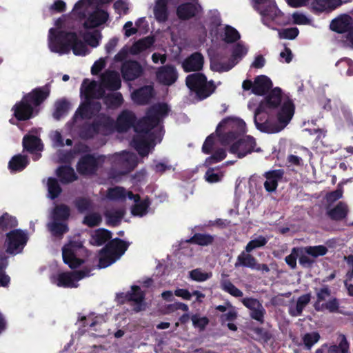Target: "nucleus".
Masks as SVG:
<instances>
[{
  "instance_id": "nucleus-45",
  "label": "nucleus",
  "mask_w": 353,
  "mask_h": 353,
  "mask_svg": "<svg viewBox=\"0 0 353 353\" xmlns=\"http://www.w3.org/2000/svg\"><path fill=\"white\" fill-rule=\"evenodd\" d=\"M18 221L17 219L10 215L8 213L5 212L0 216V231L4 234V232L17 227Z\"/></svg>"
},
{
  "instance_id": "nucleus-20",
  "label": "nucleus",
  "mask_w": 353,
  "mask_h": 353,
  "mask_svg": "<svg viewBox=\"0 0 353 353\" xmlns=\"http://www.w3.org/2000/svg\"><path fill=\"white\" fill-rule=\"evenodd\" d=\"M101 110V103L99 101H92L91 99L86 100L82 103L77 110L76 114H79L83 119H90L97 115Z\"/></svg>"
},
{
  "instance_id": "nucleus-35",
  "label": "nucleus",
  "mask_w": 353,
  "mask_h": 353,
  "mask_svg": "<svg viewBox=\"0 0 353 353\" xmlns=\"http://www.w3.org/2000/svg\"><path fill=\"white\" fill-rule=\"evenodd\" d=\"M29 159L26 155L21 154L13 156L8 163V169L11 172L23 171L29 164Z\"/></svg>"
},
{
  "instance_id": "nucleus-9",
  "label": "nucleus",
  "mask_w": 353,
  "mask_h": 353,
  "mask_svg": "<svg viewBox=\"0 0 353 353\" xmlns=\"http://www.w3.org/2000/svg\"><path fill=\"white\" fill-rule=\"evenodd\" d=\"M145 291L142 290L139 285H133L130 290L125 292L117 293L116 301L119 305L129 303L134 305V309H141L145 305Z\"/></svg>"
},
{
  "instance_id": "nucleus-48",
  "label": "nucleus",
  "mask_w": 353,
  "mask_h": 353,
  "mask_svg": "<svg viewBox=\"0 0 353 353\" xmlns=\"http://www.w3.org/2000/svg\"><path fill=\"white\" fill-rule=\"evenodd\" d=\"M117 258L108 250L103 251V248L99 251L98 266L99 268H105L114 263Z\"/></svg>"
},
{
  "instance_id": "nucleus-2",
  "label": "nucleus",
  "mask_w": 353,
  "mask_h": 353,
  "mask_svg": "<svg viewBox=\"0 0 353 353\" xmlns=\"http://www.w3.org/2000/svg\"><path fill=\"white\" fill-rule=\"evenodd\" d=\"M50 49L61 54H68L72 50L76 56H85L88 52L86 44L75 32L65 30H59L50 38Z\"/></svg>"
},
{
  "instance_id": "nucleus-25",
  "label": "nucleus",
  "mask_w": 353,
  "mask_h": 353,
  "mask_svg": "<svg viewBox=\"0 0 353 353\" xmlns=\"http://www.w3.org/2000/svg\"><path fill=\"white\" fill-rule=\"evenodd\" d=\"M154 96V88L152 85H144L135 90L132 93V99L138 105H146Z\"/></svg>"
},
{
  "instance_id": "nucleus-29",
  "label": "nucleus",
  "mask_w": 353,
  "mask_h": 353,
  "mask_svg": "<svg viewBox=\"0 0 353 353\" xmlns=\"http://www.w3.org/2000/svg\"><path fill=\"white\" fill-rule=\"evenodd\" d=\"M129 244L119 238H114L108 241L103 247V251L109 250L117 259L122 256L128 250Z\"/></svg>"
},
{
  "instance_id": "nucleus-60",
  "label": "nucleus",
  "mask_w": 353,
  "mask_h": 353,
  "mask_svg": "<svg viewBox=\"0 0 353 353\" xmlns=\"http://www.w3.org/2000/svg\"><path fill=\"white\" fill-rule=\"evenodd\" d=\"M268 243V239L263 236H259L257 238L250 241L245 246V252H251L256 248L265 246Z\"/></svg>"
},
{
  "instance_id": "nucleus-3",
  "label": "nucleus",
  "mask_w": 353,
  "mask_h": 353,
  "mask_svg": "<svg viewBox=\"0 0 353 353\" xmlns=\"http://www.w3.org/2000/svg\"><path fill=\"white\" fill-rule=\"evenodd\" d=\"M294 114V105L291 100L285 101L277 113L278 123L265 119L264 122L256 123V128L263 132L277 133L289 123Z\"/></svg>"
},
{
  "instance_id": "nucleus-14",
  "label": "nucleus",
  "mask_w": 353,
  "mask_h": 353,
  "mask_svg": "<svg viewBox=\"0 0 353 353\" xmlns=\"http://www.w3.org/2000/svg\"><path fill=\"white\" fill-rule=\"evenodd\" d=\"M82 247V243L77 241H70L68 245L63 247V261L71 269L79 268L84 263V260L79 259L76 256V251Z\"/></svg>"
},
{
  "instance_id": "nucleus-7",
  "label": "nucleus",
  "mask_w": 353,
  "mask_h": 353,
  "mask_svg": "<svg viewBox=\"0 0 353 353\" xmlns=\"http://www.w3.org/2000/svg\"><path fill=\"white\" fill-rule=\"evenodd\" d=\"M225 128H231L232 130L222 134L221 141L223 144H230L237 139L239 134L245 132V123L241 119L225 118L216 127V132L218 135L220 136L219 132Z\"/></svg>"
},
{
  "instance_id": "nucleus-12",
  "label": "nucleus",
  "mask_w": 353,
  "mask_h": 353,
  "mask_svg": "<svg viewBox=\"0 0 353 353\" xmlns=\"http://www.w3.org/2000/svg\"><path fill=\"white\" fill-rule=\"evenodd\" d=\"M248 48L241 42L235 44L232 50V54L228 63H217L212 68H214L218 72H227L236 65L242 58L248 53Z\"/></svg>"
},
{
  "instance_id": "nucleus-16",
  "label": "nucleus",
  "mask_w": 353,
  "mask_h": 353,
  "mask_svg": "<svg viewBox=\"0 0 353 353\" xmlns=\"http://www.w3.org/2000/svg\"><path fill=\"white\" fill-rule=\"evenodd\" d=\"M121 72L124 81H132L143 74V68L137 61L129 59L122 63Z\"/></svg>"
},
{
  "instance_id": "nucleus-33",
  "label": "nucleus",
  "mask_w": 353,
  "mask_h": 353,
  "mask_svg": "<svg viewBox=\"0 0 353 353\" xmlns=\"http://www.w3.org/2000/svg\"><path fill=\"white\" fill-rule=\"evenodd\" d=\"M54 283L58 286L65 288H77L72 272H65L58 274L53 277Z\"/></svg>"
},
{
  "instance_id": "nucleus-22",
  "label": "nucleus",
  "mask_w": 353,
  "mask_h": 353,
  "mask_svg": "<svg viewBox=\"0 0 353 353\" xmlns=\"http://www.w3.org/2000/svg\"><path fill=\"white\" fill-rule=\"evenodd\" d=\"M353 21L348 14H341L334 19L330 25V29L337 33L347 32L352 28Z\"/></svg>"
},
{
  "instance_id": "nucleus-10",
  "label": "nucleus",
  "mask_w": 353,
  "mask_h": 353,
  "mask_svg": "<svg viewBox=\"0 0 353 353\" xmlns=\"http://www.w3.org/2000/svg\"><path fill=\"white\" fill-rule=\"evenodd\" d=\"M101 6H97L95 9L90 12L86 13L85 11L79 12V17L81 19H85L83 23L85 29H92L105 23L109 19V13L101 9Z\"/></svg>"
},
{
  "instance_id": "nucleus-31",
  "label": "nucleus",
  "mask_w": 353,
  "mask_h": 353,
  "mask_svg": "<svg viewBox=\"0 0 353 353\" xmlns=\"http://www.w3.org/2000/svg\"><path fill=\"white\" fill-rule=\"evenodd\" d=\"M148 135L139 134L134 136L132 141V145L141 157H145L148 154L150 142L151 138L148 137Z\"/></svg>"
},
{
  "instance_id": "nucleus-15",
  "label": "nucleus",
  "mask_w": 353,
  "mask_h": 353,
  "mask_svg": "<svg viewBox=\"0 0 353 353\" xmlns=\"http://www.w3.org/2000/svg\"><path fill=\"white\" fill-rule=\"evenodd\" d=\"M99 158L93 154L82 155L76 165L78 173L82 176L95 174L99 169Z\"/></svg>"
},
{
  "instance_id": "nucleus-59",
  "label": "nucleus",
  "mask_w": 353,
  "mask_h": 353,
  "mask_svg": "<svg viewBox=\"0 0 353 353\" xmlns=\"http://www.w3.org/2000/svg\"><path fill=\"white\" fill-rule=\"evenodd\" d=\"M320 338L321 336L319 332H312L305 334L302 337V340L305 347L307 350H310L312 347L319 341Z\"/></svg>"
},
{
  "instance_id": "nucleus-18",
  "label": "nucleus",
  "mask_w": 353,
  "mask_h": 353,
  "mask_svg": "<svg viewBox=\"0 0 353 353\" xmlns=\"http://www.w3.org/2000/svg\"><path fill=\"white\" fill-rule=\"evenodd\" d=\"M201 10V6L199 3L185 2L177 6L176 14L180 20L187 21L196 17Z\"/></svg>"
},
{
  "instance_id": "nucleus-13",
  "label": "nucleus",
  "mask_w": 353,
  "mask_h": 353,
  "mask_svg": "<svg viewBox=\"0 0 353 353\" xmlns=\"http://www.w3.org/2000/svg\"><path fill=\"white\" fill-rule=\"evenodd\" d=\"M316 300L314 303V309H339L336 298L331 296V290L327 285L321 288H315Z\"/></svg>"
},
{
  "instance_id": "nucleus-58",
  "label": "nucleus",
  "mask_w": 353,
  "mask_h": 353,
  "mask_svg": "<svg viewBox=\"0 0 353 353\" xmlns=\"http://www.w3.org/2000/svg\"><path fill=\"white\" fill-rule=\"evenodd\" d=\"M239 32L233 27L226 26L224 32V41L227 43H232L240 39Z\"/></svg>"
},
{
  "instance_id": "nucleus-23",
  "label": "nucleus",
  "mask_w": 353,
  "mask_h": 353,
  "mask_svg": "<svg viewBox=\"0 0 353 353\" xmlns=\"http://www.w3.org/2000/svg\"><path fill=\"white\" fill-rule=\"evenodd\" d=\"M103 86L111 91H117L121 86V81L119 74L112 70H108L101 76Z\"/></svg>"
},
{
  "instance_id": "nucleus-63",
  "label": "nucleus",
  "mask_w": 353,
  "mask_h": 353,
  "mask_svg": "<svg viewBox=\"0 0 353 353\" xmlns=\"http://www.w3.org/2000/svg\"><path fill=\"white\" fill-rule=\"evenodd\" d=\"M108 196L112 200L123 199L126 196L125 190L119 186L110 188L108 191Z\"/></svg>"
},
{
  "instance_id": "nucleus-27",
  "label": "nucleus",
  "mask_w": 353,
  "mask_h": 353,
  "mask_svg": "<svg viewBox=\"0 0 353 353\" xmlns=\"http://www.w3.org/2000/svg\"><path fill=\"white\" fill-rule=\"evenodd\" d=\"M271 79L265 75H259L254 79L252 93L258 96L265 95L272 88Z\"/></svg>"
},
{
  "instance_id": "nucleus-30",
  "label": "nucleus",
  "mask_w": 353,
  "mask_h": 353,
  "mask_svg": "<svg viewBox=\"0 0 353 353\" xmlns=\"http://www.w3.org/2000/svg\"><path fill=\"white\" fill-rule=\"evenodd\" d=\"M170 111V109L167 103H159L152 105L146 113L159 124L162 119L168 115Z\"/></svg>"
},
{
  "instance_id": "nucleus-54",
  "label": "nucleus",
  "mask_w": 353,
  "mask_h": 353,
  "mask_svg": "<svg viewBox=\"0 0 353 353\" xmlns=\"http://www.w3.org/2000/svg\"><path fill=\"white\" fill-rule=\"evenodd\" d=\"M102 222V216L100 213L92 212L86 214L83 219V224L89 228L99 226Z\"/></svg>"
},
{
  "instance_id": "nucleus-36",
  "label": "nucleus",
  "mask_w": 353,
  "mask_h": 353,
  "mask_svg": "<svg viewBox=\"0 0 353 353\" xmlns=\"http://www.w3.org/2000/svg\"><path fill=\"white\" fill-rule=\"evenodd\" d=\"M112 238V232L104 228L96 230L91 235L90 243L93 245L100 246L110 241Z\"/></svg>"
},
{
  "instance_id": "nucleus-46",
  "label": "nucleus",
  "mask_w": 353,
  "mask_h": 353,
  "mask_svg": "<svg viewBox=\"0 0 353 353\" xmlns=\"http://www.w3.org/2000/svg\"><path fill=\"white\" fill-rule=\"evenodd\" d=\"M214 236L209 234L195 233L188 242L201 246H207L213 243Z\"/></svg>"
},
{
  "instance_id": "nucleus-56",
  "label": "nucleus",
  "mask_w": 353,
  "mask_h": 353,
  "mask_svg": "<svg viewBox=\"0 0 353 353\" xmlns=\"http://www.w3.org/2000/svg\"><path fill=\"white\" fill-rule=\"evenodd\" d=\"M150 205V201L148 198L143 199L138 203L132 208L131 212L134 216H142L145 215L148 211V209Z\"/></svg>"
},
{
  "instance_id": "nucleus-39",
  "label": "nucleus",
  "mask_w": 353,
  "mask_h": 353,
  "mask_svg": "<svg viewBox=\"0 0 353 353\" xmlns=\"http://www.w3.org/2000/svg\"><path fill=\"white\" fill-rule=\"evenodd\" d=\"M347 212V206L345 203L339 202L335 207L328 210L327 214L332 220L341 221L346 217Z\"/></svg>"
},
{
  "instance_id": "nucleus-47",
  "label": "nucleus",
  "mask_w": 353,
  "mask_h": 353,
  "mask_svg": "<svg viewBox=\"0 0 353 353\" xmlns=\"http://www.w3.org/2000/svg\"><path fill=\"white\" fill-rule=\"evenodd\" d=\"M55 109L53 112V117L56 120H59L63 116L65 115L70 108V103L65 99L58 100L54 104Z\"/></svg>"
},
{
  "instance_id": "nucleus-41",
  "label": "nucleus",
  "mask_w": 353,
  "mask_h": 353,
  "mask_svg": "<svg viewBox=\"0 0 353 353\" xmlns=\"http://www.w3.org/2000/svg\"><path fill=\"white\" fill-rule=\"evenodd\" d=\"M22 143L23 149L30 153L41 150V139L34 135H25Z\"/></svg>"
},
{
  "instance_id": "nucleus-42",
  "label": "nucleus",
  "mask_w": 353,
  "mask_h": 353,
  "mask_svg": "<svg viewBox=\"0 0 353 353\" xmlns=\"http://www.w3.org/2000/svg\"><path fill=\"white\" fill-rule=\"evenodd\" d=\"M104 104L110 109H117L123 103V98L121 92L108 93L103 100Z\"/></svg>"
},
{
  "instance_id": "nucleus-1",
  "label": "nucleus",
  "mask_w": 353,
  "mask_h": 353,
  "mask_svg": "<svg viewBox=\"0 0 353 353\" xmlns=\"http://www.w3.org/2000/svg\"><path fill=\"white\" fill-rule=\"evenodd\" d=\"M50 91V83L32 89L12 106L11 110L13 117L19 121H27L35 117L39 112L37 108L49 97Z\"/></svg>"
},
{
  "instance_id": "nucleus-8",
  "label": "nucleus",
  "mask_w": 353,
  "mask_h": 353,
  "mask_svg": "<svg viewBox=\"0 0 353 353\" xmlns=\"http://www.w3.org/2000/svg\"><path fill=\"white\" fill-rule=\"evenodd\" d=\"M28 241L26 232L21 229H14L7 232L4 242L5 252L10 255H17L23 252Z\"/></svg>"
},
{
  "instance_id": "nucleus-49",
  "label": "nucleus",
  "mask_w": 353,
  "mask_h": 353,
  "mask_svg": "<svg viewBox=\"0 0 353 353\" xmlns=\"http://www.w3.org/2000/svg\"><path fill=\"white\" fill-rule=\"evenodd\" d=\"M70 215V208L65 204L55 206L53 210L52 217L55 221H66Z\"/></svg>"
},
{
  "instance_id": "nucleus-6",
  "label": "nucleus",
  "mask_w": 353,
  "mask_h": 353,
  "mask_svg": "<svg viewBox=\"0 0 353 353\" xmlns=\"http://www.w3.org/2000/svg\"><path fill=\"white\" fill-rule=\"evenodd\" d=\"M114 128V121L110 116L101 113L90 123H85L80 128V137L83 139H90L101 130L112 131Z\"/></svg>"
},
{
  "instance_id": "nucleus-55",
  "label": "nucleus",
  "mask_w": 353,
  "mask_h": 353,
  "mask_svg": "<svg viewBox=\"0 0 353 353\" xmlns=\"http://www.w3.org/2000/svg\"><path fill=\"white\" fill-rule=\"evenodd\" d=\"M227 156L225 150L223 148L216 149L214 153L207 157L205 161V165L209 166L214 163H219L225 159Z\"/></svg>"
},
{
  "instance_id": "nucleus-34",
  "label": "nucleus",
  "mask_w": 353,
  "mask_h": 353,
  "mask_svg": "<svg viewBox=\"0 0 353 353\" xmlns=\"http://www.w3.org/2000/svg\"><path fill=\"white\" fill-rule=\"evenodd\" d=\"M341 4V0H314L311 7L314 13L319 14L326 10H334Z\"/></svg>"
},
{
  "instance_id": "nucleus-19",
  "label": "nucleus",
  "mask_w": 353,
  "mask_h": 353,
  "mask_svg": "<svg viewBox=\"0 0 353 353\" xmlns=\"http://www.w3.org/2000/svg\"><path fill=\"white\" fill-rule=\"evenodd\" d=\"M137 117L135 114L128 110H123L118 116L114 126L119 132H125L135 126Z\"/></svg>"
},
{
  "instance_id": "nucleus-26",
  "label": "nucleus",
  "mask_w": 353,
  "mask_h": 353,
  "mask_svg": "<svg viewBox=\"0 0 353 353\" xmlns=\"http://www.w3.org/2000/svg\"><path fill=\"white\" fill-rule=\"evenodd\" d=\"M168 3V0H154L153 14L158 23H165L168 20L170 15Z\"/></svg>"
},
{
  "instance_id": "nucleus-52",
  "label": "nucleus",
  "mask_w": 353,
  "mask_h": 353,
  "mask_svg": "<svg viewBox=\"0 0 353 353\" xmlns=\"http://www.w3.org/2000/svg\"><path fill=\"white\" fill-rule=\"evenodd\" d=\"M59 221L54 220L52 223L49 224V230L54 236L62 238L63 235L67 233L69 229L66 223Z\"/></svg>"
},
{
  "instance_id": "nucleus-37",
  "label": "nucleus",
  "mask_w": 353,
  "mask_h": 353,
  "mask_svg": "<svg viewBox=\"0 0 353 353\" xmlns=\"http://www.w3.org/2000/svg\"><path fill=\"white\" fill-rule=\"evenodd\" d=\"M207 77L204 74L195 72L186 77L185 84L192 92H194L203 83H205Z\"/></svg>"
},
{
  "instance_id": "nucleus-53",
  "label": "nucleus",
  "mask_w": 353,
  "mask_h": 353,
  "mask_svg": "<svg viewBox=\"0 0 353 353\" xmlns=\"http://www.w3.org/2000/svg\"><path fill=\"white\" fill-rule=\"evenodd\" d=\"M48 191L49 197L52 200L57 199L61 193L62 188L56 178L50 177L48 179Z\"/></svg>"
},
{
  "instance_id": "nucleus-21",
  "label": "nucleus",
  "mask_w": 353,
  "mask_h": 353,
  "mask_svg": "<svg viewBox=\"0 0 353 353\" xmlns=\"http://www.w3.org/2000/svg\"><path fill=\"white\" fill-rule=\"evenodd\" d=\"M204 57L201 52H196L190 54L182 63V68L185 72H199L203 69Z\"/></svg>"
},
{
  "instance_id": "nucleus-28",
  "label": "nucleus",
  "mask_w": 353,
  "mask_h": 353,
  "mask_svg": "<svg viewBox=\"0 0 353 353\" xmlns=\"http://www.w3.org/2000/svg\"><path fill=\"white\" fill-rule=\"evenodd\" d=\"M55 174L60 182L63 185L71 183L78 179V176L73 168L68 165L59 166L56 170Z\"/></svg>"
},
{
  "instance_id": "nucleus-43",
  "label": "nucleus",
  "mask_w": 353,
  "mask_h": 353,
  "mask_svg": "<svg viewBox=\"0 0 353 353\" xmlns=\"http://www.w3.org/2000/svg\"><path fill=\"white\" fill-rule=\"evenodd\" d=\"M250 253V252H246L245 250L241 252L237 256L236 261L234 264L235 267L243 266L253 269L255 266L256 259Z\"/></svg>"
},
{
  "instance_id": "nucleus-62",
  "label": "nucleus",
  "mask_w": 353,
  "mask_h": 353,
  "mask_svg": "<svg viewBox=\"0 0 353 353\" xmlns=\"http://www.w3.org/2000/svg\"><path fill=\"white\" fill-rule=\"evenodd\" d=\"M101 38L100 32H87L83 35L85 42L91 47L96 48L99 45V40Z\"/></svg>"
},
{
  "instance_id": "nucleus-24",
  "label": "nucleus",
  "mask_w": 353,
  "mask_h": 353,
  "mask_svg": "<svg viewBox=\"0 0 353 353\" xmlns=\"http://www.w3.org/2000/svg\"><path fill=\"white\" fill-rule=\"evenodd\" d=\"M284 170L282 169L273 170L265 172L264 176L266 181L264 182V188L268 192L276 191L278 183L282 179L284 175Z\"/></svg>"
},
{
  "instance_id": "nucleus-61",
  "label": "nucleus",
  "mask_w": 353,
  "mask_h": 353,
  "mask_svg": "<svg viewBox=\"0 0 353 353\" xmlns=\"http://www.w3.org/2000/svg\"><path fill=\"white\" fill-rule=\"evenodd\" d=\"M305 252L314 258L324 256L327 253V248L323 245L315 246H307L305 248Z\"/></svg>"
},
{
  "instance_id": "nucleus-57",
  "label": "nucleus",
  "mask_w": 353,
  "mask_h": 353,
  "mask_svg": "<svg viewBox=\"0 0 353 353\" xmlns=\"http://www.w3.org/2000/svg\"><path fill=\"white\" fill-rule=\"evenodd\" d=\"M212 276V272H203L201 268H196L189 272L190 279L197 282L205 281Z\"/></svg>"
},
{
  "instance_id": "nucleus-40",
  "label": "nucleus",
  "mask_w": 353,
  "mask_h": 353,
  "mask_svg": "<svg viewBox=\"0 0 353 353\" xmlns=\"http://www.w3.org/2000/svg\"><path fill=\"white\" fill-rule=\"evenodd\" d=\"M97 88V81L84 79L81 85L80 92L81 95H84L85 100H90L93 99L94 92Z\"/></svg>"
},
{
  "instance_id": "nucleus-44",
  "label": "nucleus",
  "mask_w": 353,
  "mask_h": 353,
  "mask_svg": "<svg viewBox=\"0 0 353 353\" xmlns=\"http://www.w3.org/2000/svg\"><path fill=\"white\" fill-rule=\"evenodd\" d=\"M215 90L216 85H214V81H208L206 80L205 83H203L202 85H201L198 90L194 92V93L199 100H203L210 97Z\"/></svg>"
},
{
  "instance_id": "nucleus-64",
  "label": "nucleus",
  "mask_w": 353,
  "mask_h": 353,
  "mask_svg": "<svg viewBox=\"0 0 353 353\" xmlns=\"http://www.w3.org/2000/svg\"><path fill=\"white\" fill-rule=\"evenodd\" d=\"M299 30L296 27L281 29L279 32L281 39H294L299 34Z\"/></svg>"
},
{
  "instance_id": "nucleus-11",
  "label": "nucleus",
  "mask_w": 353,
  "mask_h": 353,
  "mask_svg": "<svg viewBox=\"0 0 353 353\" xmlns=\"http://www.w3.org/2000/svg\"><path fill=\"white\" fill-rule=\"evenodd\" d=\"M256 143L251 136H245L234 141L229 148V152L235 154L239 159H242L254 151L259 152L260 148L255 150Z\"/></svg>"
},
{
  "instance_id": "nucleus-4",
  "label": "nucleus",
  "mask_w": 353,
  "mask_h": 353,
  "mask_svg": "<svg viewBox=\"0 0 353 353\" xmlns=\"http://www.w3.org/2000/svg\"><path fill=\"white\" fill-rule=\"evenodd\" d=\"M282 90L280 88H274L265 96L259 104L254 111V121L255 125L261 122H264L267 111L278 108L281 105Z\"/></svg>"
},
{
  "instance_id": "nucleus-51",
  "label": "nucleus",
  "mask_w": 353,
  "mask_h": 353,
  "mask_svg": "<svg viewBox=\"0 0 353 353\" xmlns=\"http://www.w3.org/2000/svg\"><path fill=\"white\" fill-rule=\"evenodd\" d=\"M74 205L79 213L89 212L93 209V202L88 197L79 196L76 198Z\"/></svg>"
},
{
  "instance_id": "nucleus-50",
  "label": "nucleus",
  "mask_w": 353,
  "mask_h": 353,
  "mask_svg": "<svg viewBox=\"0 0 353 353\" xmlns=\"http://www.w3.org/2000/svg\"><path fill=\"white\" fill-rule=\"evenodd\" d=\"M125 215L123 210H117L113 212H106L105 216L107 219V224L112 227L118 226Z\"/></svg>"
},
{
  "instance_id": "nucleus-17",
  "label": "nucleus",
  "mask_w": 353,
  "mask_h": 353,
  "mask_svg": "<svg viewBox=\"0 0 353 353\" xmlns=\"http://www.w3.org/2000/svg\"><path fill=\"white\" fill-rule=\"evenodd\" d=\"M156 77L158 82L161 84L170 86L177 81L179 73L174 65L167 64L157 69Z\"/></svg>"
},
{
  "instance_id": "nucleus-32",
  "label": "nucleus",
  "mask_w": 353,
  "mask_h": 353,
  "mask_svg": "<svg viewBox=\"0 0 353 353\" xmlns=\"http://www.w3.org/2000/svg\"><path fill=\"white\" fill-rule=\"evenodd\" d=\"M159 124L154 121L151 117L146 113L145 117L141 119L134 126V131L138 134H143L151 136V130Z\"/></svg>"
},
{
  "instance_id": "nucleus-38",
  "label": "nucleus",
  "mask_w": 353,
  "mask_h": 353,
  "mask_svg": "<svg viewBox=\"0 0 353 353\" xmlns=\"http://www.w3.org/2000/svg\"><path fill=\"white\" fill-rule=\"evenodd\" d=\"M228 275L226 274H221V279L220 281L221 288L235 297H241L243 292L238 289L228 279Z\"/></svg>"
},
{
  "instance_id": "nucleus-5",
  "label": "nucleus",
  "mask_w": 353,
  "mask_h": 353,
  "mask_svg": "<svg viewBox=\"0 0 353 353\" xmlns=\"http://www.w3.org/2000/svg\"><path fill=\"white\" fill-rule=\"evenodd\" d=\"M254 8L262 17V23L270 27L273 21L277 24L284 22L283 13L279 9L274 0H254Z\"/></svg>"
}]
</instances>
